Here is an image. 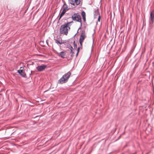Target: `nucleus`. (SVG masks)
<instances>
[{
    "label": "nucleus",
    "instance_id": "1",
    "mask_svg": "<svg viewBox=\"0 0 154 154\" xmlns=\"http://www.w3.org/2000/svg\"><path fill=\"white\" fill-rule=\"evenodd\" d=\"M71 22H68L62 25L60 29V34L67 35L68 33V31L70 29L69 25Z\"/></svg>",
    "mask_w": 154,
    "mask_h": 154
},
{
    "label": "nucleus",
    "instance_id": "2",
    "mask_svg": "<svg viewBox=\"0 0 154 154\" xmlns=\"http://www.w3.org/2000/svg\"><path fill=\"white\" fill-rule=\"evenodd\" d=\"M71 74V72H68L67 73L65 74L62 78L58 81V83L60 84H62L66 82L68 80Z\"/></svg>",
    "mask_w": 154,
    "mask_h": 154
},
{
    "label": "nucleus",
    "instance_id": "3",
    "mask_svg": "<svg viewBox=\"0 0 154 154\" xmlns=\"http://www.w3.org/2000/svg\"><path fill=\"white\" fill-rule=\"evenodd\" d=\"M73 20L77 21L78 22L81 23L82 21L81 18L80 16L77 14H74L72 17Z\"/></svg>",
    "mask_w": 154,
    "mask_h": 154
},
{
    "label": "nucleus",
    "instance_id": "4",
    "mask_svg": "<svg viewBox=\"0 0 154 154\" xmlns=\"http://www.w3.org/2000/svg\"><path fill=\"white\" fill-rule=\"evenodd\" d=\"M85 37L86 36L85 34V31H82L81 33L79 39V43L81 46L82 45V43L84 41V40L85 38Z\"/></svg>",
    "mask_w": 154,
    "mask_h": 154
},
{
    "label": "nucleus",
    "instance_id": "5",
    "mask_svg": "<svg viewBox=\"0 0 154 154\" xmlns=\"http://www.w3.org/2000/svg\"><path fill=\"white\" fill-rule=\"evenodd\" d=\"M47 67L46 65H43L37 67L36 69L38 71H42L45 70Z\"/></svg>",
    "mask_w": 154,
    "mask_h": 154
},
{
    "label": "nucleus",
    "instance_id": "6",
    "mask_svg": "<svg viewBox=\"0 0 154 154\" xmlns=\"http://www.w3.org/2000/svg\"><path fill=\"white\" fill-rule=\"evenodd\" d=\"M150 18L151 21L150 22V23L152 25L154 22V11L153 10L150 13Z\"/></svg>",
    "mask_w": 154,
    "mask_h": 154
},
{
    "label": "nucleus",
    "instance_id": "7",
    "mask_svg": "<svg viewBox=\"0 0 154 154\" xmlns=\"http://www.w3.org/2000/svg\"><path fill=\"white\" fill-rule=\"evenodd\" d=\"M70 3L74 5H77L79 4L80 0H69Z\"/></svg>",
    "mask_w": 154,
    "mask_h": 154
},
{
    "label": "nucleus",
    "instance_id": "8",
    "mask_svg": "<svg viewBox=\"0 0 154 154\" xmlns=\"http://www.w3.org/2000/svg\"><path fill=\"white\" fill-rule=\"evenodd\" d=\"M57 54L60 57L63 58H65L66 56V52L65 51H62L60 53H57Z\"/></svg>",
    "mask_w": 154,
    "mask_h": 154
},
{
    "label": "nucleus",
    "instance_id": "9",
    "mask_svg": "<svg viewBox=\"0 0 154 154\" xmlns=\"http://www.w3.org/2000/svg\"><path fill=\"white\" fill-rule=\"evenodd\" d=\"M83 17V19L84 22H85L86 21V17H85V12L83 11L81 13Z\"/></svg>",
    "mask_w": 154,
    "mask_h": 154
},
{
    "label": "nucleus",
    "instance_id": "10",
    "mask_svg": "<svg viewBox=\"0 0 154 154\" xmlns=\"http://www.w3.org/2000/svg\"><path fill=\"white\" fill-rule=\"evenodd\" d=\"M68 7L67 5L64 3L62 8V10H68Z\"/></svg>",
    "mask_w": 154,
    "mask_h": 154
},
{
    "label": "nucleus",
    "instance_id": "11",
    "mask_svg": "<svg viewBox=\"0 0 154 154\" xmlns=\"http://www.w3.org/2000/svg\"><path fill=\"white\" fill-rule=\"evenodd\" d=\"M66 12V10H63L62 12L60 14V17H59V19H60L62 17L64 14Z\"/></svg>",
    "mask_w": 154,
    "mask_h": 154
},
{
    "label": "nucleus",
    "instance_id": "12",
    "mask_svg": "<svg viewBox=\"0 0 154 154\" xmlns=\"http://www.w3.org/2000/svg\"><path fill=\"white\" fill-rule=\"evenodd\" d=\"M23 68L22 67H21L20 68V69L18 70V72L20 74H21L22 72H23Z\"/></svg>",
    "mask_w": 154,
    "mask_h": 154
},
{
    "label": "nucleus",
    "instance_id": "13",
    "mask_svg": "<svg viewBox=\"0 0 154 154\" xmlns=\"http://www.w3.org/2000/svg\"><path fill=\"white\" fill-rule=\"evenodd\" d=\"M23 77H25L26 75V74L24 72H22V73H21V74H20Z\"/></svg>",
    "mask_w": 154,
    "mask_h": 154
},
{
    "label": "nucleus",
    "instance_id": "14",
    "mask_svg": "<svg viewBox=\"0 0 154 154\" xmlns=\"http://www.w3.org/2000/svg\"><path fill=\"white\" fill-rule=\"evenodd\" d=\"M79 48H78V50H77V51H78V52H77V53L76 54V57H77L78 54H79Z\"/></svg>",
    "mask_w": 154,
    "mask_h": 154
},
{
    "label": "nucleus",
    "instance_id": "15",
    "mask_svg": "<svg viewBox=\"0 0 154 154\" xmlns=\"http://www.w3.org/2000/svg\"><path fill=\"white\" fill-rule=\"evenodd\" d=\"M57 43H58L60 44L61 45V44H62V42H60L58 40H57Z\"/></svg>",
    "mask_w": 154,
    "mask_h": 154
},
{
    "label": "nucleus",
    "instance_id": "16",
    "mask_svg": "<svg viewBox=\"0 0 154 154\" xmlns=\"http://www.w3.org/2000/svg\"><path fill=\"white\" fill-rule=\"evenodd\" d=\"M100 16H99V17L98 19V20L99 22H100Z\"/></svg>",
    "mask_w": 154,
    "mask_h": 154
},
{
    "label": "nucleus",
    "instance_id": "17",
    "mask_svg": "<svg viewBox=\"0 0 154 154\" xmlns=\"http://www.w3.org/2000/svg\"><path fill=\"white\" fill-rule=\"evenodd\" d=\"M71 52L72 53H73V52H72V49H71Z\"/></svg>",
    "mask_w": 154,
    "mask_h": 154
}]
</instances>
